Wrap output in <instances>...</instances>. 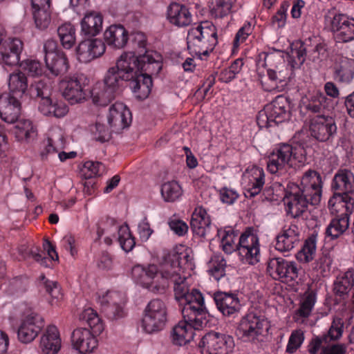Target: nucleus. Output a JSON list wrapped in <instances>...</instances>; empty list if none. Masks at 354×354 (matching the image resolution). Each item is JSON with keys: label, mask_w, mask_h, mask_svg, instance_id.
Returning <instances> with one entry per match:
<instances>
[{"label": "nucleus", "mask_w": 354, "mask_h": 354, "mask_svg": "<svg viewBox=\"0 0 354 354\" xmlns=\"http://www.w3.org/2000/svg\"><path fill=\"white\" fill-rule=\"evenodd\" d=\"M267 68V76L261 80L263 89L268 92H282L287 87L293 75L291 66L286 64L281 50H272L259 55Z\"/></svg>", "instance_id": "obj_1"}, {"label": "nucleus", "mask_w": 354, "mask_h": 354, "mask_svg": "<svg viewBox=\"0 0 354 354\" xmlns=\"http://www.w3.org/2000/svg\"><path fill=\"white\" fill-rule=\"evenodd\" d=\"M193 260L192 248L185 245H176L165 255L158 266L162 290L168 287L169 282L183 279V276L186 275L185 270L193 269Z\"/></svg>", "instance_id": "obj_2"}, {"label": "nucleus", "mask_w": 354, "mask_h": 354, "mask_svg": "<svg viewBox=\"0 0 354 354\" xmlns=\"http://www.w3.org/2000/svg\"><path fill=\"white\" fill-rule=\"evenodd\" d=\"M306 160V149L301 145H279L267 159V169L271 174L282 173L288 167H300Z\"/></svg>", "instance_id": "obj_3"}, {"label": "nucleus", "mask_w": 354, "mask_h": 354, "mask_svg": "<svg viewBox=\"0 0 354 354\" xmlns=\"http://www.w3.org/2000/svg\"><path fill=\"white\" fill-rule=\"evenodd\" d=\"M218 43L215 26L210 21L201 22L196 27L191 28L187 33L188 49L201 58L207 56Z\"/></svg>", "instance_id": "obj_4"}, {"label": "nucleus", "mask_w": 354, "mask_h": 354, "mask_svg": "<svg viewBox=\"0 0 354 354\" xmlns=\"http://www.w3.org/2000/svg\"><path fill=\"white\" fill-rule=\"evenodd\" d=\"M333 187L343 192L342 194H335L328 201L330 206L337 205L351 212L354 208V199L349 195L354 191V175L346 169L339 171L335 176Z\"/></svg>", "instance_id": "obj_5"}, {"label": "nucleus", "mask_w": 354, "mask_h": 354, "mask_svg": "<svg viewBox=\"0 0 354 354\" xmlns=\"http://www.w3.org/2000/svg\"><path fill=\"white\" fill-rule=\"evenodd\" d=\"M289 118L290 111L287 99L279 95L259 113L257 122L259 127L263 129L282 123Z\"/></svg>", "instance_id": "obj_6"}, {"label": "nucleus", "mask_w": 354, "mask_h": 354, "mask_svg": "<svg viewBox=\"0 0 354 354\" xmlns=\"http://www.w3.org/2000/svg\"><path fill=\"white\" fill-rule=\"evenodd\" d=\"M236 251L243 263L255 265L259 262L260 242L255 230L248 227L241 234Z\"/></svg>", "instance_id": "obj_7"}, {"label": "nucleus", "mask_w": 354, "mask_h": 354, "mask_svg": "<svg viewBox=\"0 0 354 354\" xmlns=\"http://www.w3.org/2000/svg\"><path fill=\"white\" fill-rule=\"evenodd\" d=\"M269 327V322L265 316L250 313L240 321L237 335L243 342H254L266 333Z\"/></svg>", "instance_id": "obj_8"}, {"label": "nucleus", "mask_w": 354, "mask_h": 354, "mask_svg": "<svg viewBox=\"0 0 354 354\" xmlns=\"http://www.w3.org/2000/svg\"><path fill=\"white\" fill-rule=\"evenodd\" d=\"M182 309L183 317L189 321H195V326H206L208 323L207 313L205 307L202 293L198 290L193 289L183 299Z\"/></svg>", "instance_id": "obj_9"}, {"label": "nucleus", "mask_w": 354, "mask_h": 354, "mask_svg": "<svg viewBox=\"0 0 354 354\" xmlns=\"http://www.w3.org/2000/svg\"><path fill=\"white\" fill-rule=\"evenodd\" d=\"M86 78L78 74L64 77L59 82V88L64 98L71 104L85 102L87 97Z\"/></svg>", "instance_id": "obj_10"}, {"label": "nucleus", "mask_w": 354, "mask_h": 354, "mask_svg": "<svg viewBox=\"0 0 354 354\" xmlns=\"http://www.w3.org/2000/svg\"><path fill=\"white\" fill-rule=\"evenodd\" d=\"M167 321V307L160 299L149 301L145 310L142 320L143 329L148 333L158 332L163 329Z\"/></svg>", "instance_id": "obj_11"}, {"label": "nucleus", "mask_w": 354, "mask_h": 354, "mask_svg": "<svg viewBox=\"0 0 354 354\" xmlns=\"http://www.w3.org/2000/svg\"><path fill=\"white\" fill-rule=\"evenodd\" d=\"M106 226L99 227L97 231L98 239L104 235V242L110 245L112 243V237L116 232H118V241L121 248L125 252L131 251L135 246L136 242L134 238L132 236L129 228L127 225H122L118 227L116 224V221L112 218H108L106 221Z\"/></svg>", "instance_id": "obj_12"}, {"label": "nucleus", "mask_w": 354, "mask_h": 354, "mask_svg": "<svg viewBox=\"0 0 354 354\" xmlns=\"http://www.w3.org/2000/svg\"><path fill=\"white\" fill-rule=\"evenodd\" d=\"M131 277L136 283L150 291H163L159 267L156 264L134 266L131 269Z\"/></svg>", "instance_id": "obj_13"}, {"label": "nucleus", "mask_w": 354, "mask_h": 354, "mask_svg": "<svg viewBox=\"0 0 354 354\" xmlns=\"http://www.w3.org/2000/svg\"><path fill=\"white\" fill-rule=\"evenodd\" d=\"M325 24L335 35L339 42H348L354 39V18L344 14L328 12L325 16Z\"/></svg>", "instance_id": "obj_14"}, {"label": "nucleus", "mask_w": 354, "mask_h": 354, "mask_svg": "<svg viewBox=\"0 0 354 354\" xmlns=\"http://www.w3.org/2000/svg\"><path fill=\"white\" fill-rule=\"evenodd\" d=\"M44 326V319L37 313L29 310L21 319L17 330V338L24 344L32 342Z\"/></svg>", "instance_id": "obj_15"}, {"label": "nucleus", "mask_w": 354, "mask_h": 354, "mask_svg": "<svg viewBox=\"0 0 354 354\" xmlns=\"http://www.w3.org/2000/svg\"><path fill=\"white\" fill-rule=\"evenodd\" d=\"M233 345L231 336L212 331L202 337L198 346L201 354H228Z\"/></svg>", "instance_id": "obj_16"}, {"label": "nucleus", "mask_w": 354, "mask_h": 354, "mask_svg": "<svg viewBox=\"0 0 354 354\" xmlns=\"http://www.w3.org/2000/svg\"><path fill=\"white\" fill-rule=\"evenodd\" d=\"M301 193L310 199V205H317L322 198V180L320 174L314 170H308L302 176L299 185Z\"/></svg>", "instance_id": "obj_17"}, {"label": "nucleus", "mask_w": 354, "mask_h": 354, "mask_svg": "<svg viewBox=\"0 0 354 354\" xmlns=\"http://www.w3.org/2000/svg\"><path fill=\"white\" fill-rule=\"evenodd\" d=\"M283 201L286 213L292 218L301 216L310 204V199L301 193L299 185L295 183L288 184Z\"/></svg>", "instance_id": "obj_18"}, {"label": "nucleus", "mask_w": 354, "mask_h": 354, "mask_svg": "<svg viewBox=\"0 0 354 354\" xmlns=\"http://www.w3.org/2000/svg\"><path fill=\"white\" fill-rule=\"evenodd\" d=\"M265 184V172L263 168L252 165L246 168L242 174L241 185L246 198H253L262 190Z\"/></svg>", "instance_id": "obj_19"}, {"label": "nucleus", "mask_w": 354, "mask_h": 354, "mask_svg": "<svg viewBox=\"0 0 354 354\" xmlns=\"http://www.w3.org/2000/svg\"><path fill=\"white\" fill-rule=\"evenodd\" d=\"M267 271L275 280L292 281L299 275V269L294 261H289L283 258H273L268 263Z\"/></svg>", "instance_id": "obj_20"}, {"label": "nucleus", "mask_w": 354, "mask_h": 354, "mask_svg": "<svg viewBox=\"0 0 354 354\" xmlns=\"http://www.w3.org/2000/svg\"><path fill=\"white\" fill-rule=\"evenodd\" d=\"M126 301L125 294L115 290L108 291L105 295L99 297L98 299V302L107 315L113 319L124 316V306Z\"/></svg>", "instance_id": "obj_21"}, {"label": "nucleus", "mask_w": 354, "mask_h": 354, "mask_svg": "<svg viewBox=\"0 0 354 354\" xmlns=\"http://www.w3.org/2000/svg\"><path fill=\"white\" fill-rule=\"evenodd\" d=\"M73 347L81 354H90L94 352L98 346V340L88 328H77L71 335Z\"/></svg>", "instance_id": "obj_22"}, {"label": "nucleus", "mask_w": 354, "mask_h": 354, "mask_svg": "<svg viewBox=\"0 0 354 354\" xmlns=\"http://www.w3.org/2000/svg\"><path fill=\"white\" fill-rule=\"evenodd\" d=\"M131 120V113L124 103L117 102L109 108L107 121L113 131L118 132L128 127Z\"/></svg>", "instance_id": "obj_23"}, {"label": "nucleus", "mask_w": 354, "mask_h": 354, "mask_svg": "<svg viewBox=\"0 0 354 354\" xmlns=\"http://www.w3.org/2000/svg\"><path fill=\"white\" fill-rule=\"evenodd\" d=\"M300 229L295 223L285 225L276 237L275 248L280 252H289L300 241Z\"/></svg>", "instance_id": "obj_24"}, {"label": "nucleus", "mask_w": 354, "mask_h": 354, "mask_svg": "<svg viewBox=\"0 0 354 354\" xmlns=\"http://www.w3.org/2000/svg\"><path fill=\"white\" fill-rule=\"evenodd\" d=\"M336 130L335 120L331 117L319 115L310 120V133L319 141H326L336 132Z\"/></svg>", "instance_id": "obj_25"}, {"label": "nucleus", "mask_w": 354, "mask_h": 354, "mask_svg": "<svg viewBox=\"0 0 354 354\" xmlns=\"http://www.w3.org/2000/svg\"><path fill=\"white\" fill-rule=\"evenodd\" d=\"M105 49V45L100 39H86L79 44L76 49L77 57L80 62L88 63L102 55Z\"/></svg>", "instance_id": "obj_26"}, {"label": "nucleus", "mask_w": 354, "mask_h": 354, "mask_svg": "<svg viewBox=\"0 0 354 354\" xmlns=\"http://www.w3.org/2000/svg\"><path fill=\"white\" fill-rule=\"evenodd\" d=\"M23 48V42L18 38L6 39L0 46V64L6 66L17 65Z\"/></svg>", "instance_id": "obj_27"}, {"label": "nucleus", "mask_w": 354, "mask_h": 354, "mask_svg": "<svg viewBox=\"0 0 354 354\" xmlns=\"http://www.w3.org/2000/svg\"><path fill=\"white\" fill-rule=\"evenodd\" d=\"M183 318V320L174 326L171 335L172 343L178 346H183L191 342L194 336V330L204 327H196L195 321Z\"/></svg>", "instance_id": "obj_28"}, {"label": "nucleus", "mask_w": 354, "mask_h": 354, "mask_svg": "<svg viewBox=\"0 0 354 354\" xmlns=\"http://www.w3.org/2000/svg\"><path fill=\"white\" fill-rule=\"evenodd\" d=\"M141 56L133 52H124L118 59L115 66L122 73L126 80L133 79L140 72Z\"/></svg>", "instance_id": "obj_29"}, {"label": "nucleus", "mask_w": 354, "mask_h": 354, "mask_svg": "<svg viewBox=\"0 0 354 354\" xmlns=\"http://www.w3.org/2000/svg\"><path fill=\"white\" fill-rule=\"evenodd\" d=\"M21 102L10 93L0 95V118L8 123L15 122L21 113Z\"/></svg>", "instance_id": "obj_30"}, {"label": "nucleus", "mask_w": 354, "mask_h": 354, "mask_svg": "<svg viewBox=\"0 0 354 354\" xmlns=\"http://www.w3.org/2000/svg\"><path fill=\"white\" fill-rule=\"evenodd\" d=\"M214 299L218 310L224 316H235L241 309L240 301L236 295L217 292L214 295Z\"/></svg>", "instance_id": "obj_31"}, {"label": "nucleus", "mask_w": 354, "mask_h": 354, "mask_svg": "<svg viewBox=\"0 0 354 354\" xmlns=\"http://www.w3.org/2000/svg\"><path fill=\"white\" fill-rule=\"evenodd\" d=\"M61 347V339L57 328L54 325L47 326L40 339V348L45 354H56Z\"/></svg>", "instance_id": "obj_32"}, {"label": "nucleus", "mask_w": 354, "mask_h": 354, "mask_svg": "<svg viewBox=\"0 0 354 354\" xmlns=\"http://www.w3.org/2000/svg\"><path fill=\"white\" fill-rule=\"evenodd\" d=\"M210 216L202 206H197L192 214L190 225L194 234L205 237L209 231Z\"/></svg>", "instance_id": "obj_33"}, {"label": "nucleus", "mask_w": 354, "mask_h": 354, "mask_svg": "<svg viewBox=\"0 0 354 354\" xmlns=\"http://www.w3.org/2000/svg\"><path fill=\"white\" fill-rule=\"evenodd\" d=\"M334 79L340 83L348 84L354 78V59L341 57L333 66Z\"/></svg>", "instance_id": "obj_34"}, {"label": "nucleus", "mask_w": 354, "mask_h": 354, "mask_svg": "<svg viewBox=\"0 0 354 354\" xmlns=\"http://www.w3.org/2000/svg\"><path fill=\"white\" fill-rule=\"evenodd\" d=\"M103 17L96 11L87 12L81 20V33L87 37L97 35L102 29Z\"/></svg>", "instance_id": "obj_35"}, {"label": "nucleus", "mask_w": 354, "mask_h": 354, "mask_svg": "<svg viewBox=\"0 0 354 354\" xmlns=\"http://www.w3.org/2000/svg\"><path fill=\"white\" fill-rule=\"evenodd\" d=\"M192 14L188 8L182 4L172 3L167 10V19L169 22L178 27H184L192 22Z\"/></svg>", "instance_id": "obj_36"}, {"label": "nucleus", "mask_w": 354, "mask_h": 354, "mask_svg": "<svg viewBox=\"0 0 354 354\" xmlns=\"http://www.w3.org/2000/svg\"><path fill=\"white\" fill-rule=\"evenodd\" d=\"M39 111L44 115L62 118L68 112V107L64 102L53 100L46 95L40 99Z\"/></svg>", "instance_id": "obj_37"}, {"label": "nucleus", "mask_w": 354, "mask_h": 354, "mask_svg": "<svg viewBox=\"0 0 354 354\" xmlns=\"http://www.w3.org/2000/svg\"><path fill=\"white\" fill-rule=\"evenodd\" d=\"M105 42L115 48H124L128 41V32L121 25H112L104 33Z\"/></svg>", "instance_id": "obj_38"}, {"label": "nucleus", "mask_w": 354, "mask_h": 354, "mask_svg": "<svg viewBox=\"0 0 354 354\" xmlns=\"http://www.w3.org/2000/svg\"><path fill=\"white\" fill-rule=\"evenodd\" d=\"M129 81H131L130 88L136 97L144 100L149 96L153 85L152 80L149 75L139 73Z\"/></svg>", "instance_id": "obj_39"}, {"label": "nucleus", "mask_w": 354, "mask_h": 354, "mask_svg": "<svg viewBox=\"0 0 354 354\" xmlns=\"http://www.w3.org/2000/svg\"><path fill=\"white\" fill-rule=\"evenodd\" d=\"M316 302V295L312 291L306 292L301 297L299 306L293 315V319L299 324H303L311 315Z\"/></svg>", "instance_id": "obj_40"}, {"label": "nucleus", "mask_w": 354, "mask_h": 354, "mask_svg": "<svg viewBox=\"0 0 354 354\" xmlns=\"http://www.w3.org/2000/svg\"><path fill=\"white\" fill-rule=\"evenodd\" d=\"M44 61L49 73L54 77L64 75L68 71L69 62L64 53L48 55L44 57Z\"/></svg>", "instance_id": "obj_41"}, {"label": "nucleus", "mask_w": 354, "mask_h": 354, "mask_svg": "<svg viewBox=\"0 0 354 354\" xmlns=\"http://www.w3.org/2000/svg\"><path fill=\"white\" fill-rule=\"evenodd\" d=\"M64 146L65 142L61 131H51L47 139L43 142L40 155L42 158H45L50 154L59 152Z\"/></svg>", "instance_id": "obj_42"}, {"label": "nucleus", "mask_w": 354, "mask_h": 354, "mask_svg": "<svg viewBox=\"0 0 354 354\" xmlns=\"http://www.w3.org/2000/svg\"><path fill=\"white\" fill-rule=\"evenodd\" d=\"M161 57L156 52L147 50L141 55V66L140 73L157 75L162 69Z\"/></svg>", "instance_id": "obj_43"}, {"label": "nucleus", "mask_w": 354, "mask_h": 354, "mask_svg": "<svg viewBox=\"0 0 354 354\" xmlns=\"http://www.w3.org/2000/svg\"><path fill=\"white\" fill-rule=\"evenodd\" d=\"M16 122L13 133L18 141L30 142L36 138L37 131L30 120L23 119Z\"/></svg>", "instance_id": "obj_44"}, {"label": "nucleus", "mask_w": 354, "mask_h": 354, "mask_svg": "<svg viewBox=\"0 0 354 354\" xmlns=\"http://www.w3.org/2000/svg\"><path fill=\"white\" fill-rule=\"evenodd\" d=\"M116 93L102 83L95 84L91 91V97L94 104L100 106L108 105L115 97Z\"/></svg>", "instance_id": "obj_45"}, {"label": "nucleus", "mask_w": 354, "mask_h": 354, "mask_svg": "<svg viewBox=\"0 0 354 354\" xmlns=\"http://www.w3.org/2000/svg\"><path fill=\"white\" fill-rule=\"evenodd\" d=\"M346 211H347L346 209ZM346 212L339 217L333 218L326 229V235L331 240L337 239L344 234L349 226V217Z\"/></svg>", "instance_id": "obj_46"}, {"label": "nucleus", "mask_w": 354, "mask_h": 354, "mask_svg": "<svg viewBox=\"0 0 354 354\" xmlns=\"http://www.w3.org/2000/svg\"><path fill=\"white\" fill-rule=\"evenodd\" d=\"M218 235L221 239V247L227 254H232L236 251L238 248L237 232L231 227L218 231Z\"/></svg>", "instance_id": "obj_47"}, {"label": "nucleus", "mask_w": 354, "mask_h": 354, "mask_svg": "<svg viewBox=\"0 0 354 354\" xmlns=\"http://www.w3.org/2000/svg\"><path fill=\"white\" fill-rule=\"evenodd\" d=\"M226 260L221 254H214L207 263V272L216 280H219L225 274Z\"/></svg>", "instance_id": "obj_48"}, {"label": "nucleus", "mask_w": 354, "mask_h": 354, "mask_svg": "<svg viewBox=\"0 0 354 354\" xmlns=\"http://www.w3.org/2000/svg\"><path fill=\"white\" fill-rule=\"evenodd\" d=\"M353 286L354 270L349 269L337 277L334 283V291L337 295H346Z\"/></svg>", "instance_id": "obj_49"}, {"label": "nucleus", "mask_w": 354, "mask_h": 354, "mask_svg": "<svg viewBox=\"0 0 354 354\" xmlns=\"http://www.w3.org/2000/svg\"><path fill=\"white\" fill-rule=\"evenodd\" d=\"M10 93L22 96L28 88L27 77L21 72L13 73L10 75L8 81Z\"/></svg>", "instance_id": "obj_50"}, {"label": "nucleus", "mask_w": 354, "mask_h": 354, "mask_svg": "<svg viewBox=\"0 0 354 354\" xmlns=\"http://www.w3.org/2000/svg\"><path fill=\"white\" fill-rule=\"evenodd\" d=\"M124 81H127L126 77H123L122 73L115 66H113L106 71L102 84L117 93Z\"/></svg>", "instance_id": "obj_51"}, {"label": "nucleus", "mask_w": 354, "mask_h": 354, "mask_svg": "<svg viewBox=\"0 0 354 354\" xmlns=\"http://www.w3.org/2000/svg\"><path fill=\"white\" fill-rule=\"evenodd\" d=\"M39 279L41 286L46 289V291L50 297L49 299L50 305L57 306L59 301L63 299V295L57 283L48 280L44 275H41Z\"/></svg>", "instance_id": "obj_52"}, {"label": "nucleus", "mask_w": 354, "mask_h": 354, "mask_svg": "<svg viewBox=\"0 0 354 354\" xmlns=\"http://www.w3.org/2000/svg\"><path fill=\"white\" fill-rule=\"evenodd\" d=\"M160 193L165 202L171 203L178 200L183 194V189L178 182L168 181L161 186Z\"/></svg>", "instance_id": "obj_53"}, {"label": "nucleus", "mask_w": 354, "mask_h": 354, "mask_svg": "<svg viewBox=\"0 0 354 354\" xmlns=\"http://www.w3.org/2000/svg\"><path fill=\"white\" fill-rule=\"evenodd\" d=\"M43 248L48 254V257H43L41 254L32 252V258L41 266L44 267H50L53 261H57L58 254L55 250V246L48 241H45L43 243Z\"/></svg>", "instance_id": "obj_54"}, {"label": "nucleus", "mask_w": 354, "mask_h": 354, "mask_svg": "<svg viewBox=\"0 0 354 354\" xmlns=\"http://www.w3.org/2000/svg\"><path fill=\"white\" fill-rule=\"evenodd\" d=\"M57 33L62 46L65 48H71L75 41V30L70 23L61 25L57 28Z\"/></svg>", "instance_id": "obj_55"}, {"label": "nucleus", "mask_w": 354, "mask_h": 354, "mask_svg": "<svg viewBox=\"0 0 354 354\" xmlns=\"http://www.w3.org/2000/svg\"><path fill=\"white\" fill-rule=\"evenodd\" d=\"M315 253L316 241L310 237L305 241L302 248L297 253L296 258L300 263H307L314 259Z\"/></svg>", "instance_id": "obj_56"}, {"label": "nucleus", "mask_w": 354, "mask_h": 354, "mask_svg": "<svg viewBox=\"0 0 354 354\" xmlns=\"http://www.w3.org/2000/svg\"><path fill=\"white\" fill-rule=\"evenodd\" d=\"M329 102L324 93L317 91L310 97L306 109L312 113H320L328 108Z\"/></svg>", "instance_id": "obj_57"}, {"label": "nucleus", "mask_w": 354, "mask_h": 354, "mask_svg": "<svg viewBox=\"0 0 354 354\" xmlns=\"http://www.w3.org/2000/svg\"><path fill=\"white\" fill-rule=\"evenodd\" d=\"M32 15L37 28L44 30L48 27L51 22L49 8L32 9Z\"/></svg>", "instance_id": "obj_58"}, {"label": "nucleus", "mask_w": 354, "mask_h": 354, "mask_svg": "<svg viewBox=\"0 0 354 354\" xmlns=\"http://www.w3.org/2000/svg\"><path fill=\"white\" fill-rule=\"evenodd\" d=\"M304 333L301 329L292 331L286 346V351L293 354L299 348L304 341Z\"/></svg>", "instance_id": "obj_59"}, {"label": "nucleus", "mask_w": 354, "mask_h": 354, "mask_svg": "<svg viewBox=\"0 0 354 354\" xmlns=\"http://www.w3.org/2000/svg\"><path fill=\"white\" fill-rule=\"evenodd\" d=\"M343 326L344 323L342 319L335 318L333 319L327 334L323 335V337H326V340L328 344L330 341H335L339 339L342 336Z\"/></svg>", "instance_id": "obj_60"}, {"label": "nucleus", "mask_w": 354, "mask_h": 354, "mask_svg": "<svg viewBox=\"0 0 354 354\" xmlns=\"http://www.w3.org/2000/svg\"><path fill=\"white\" fill-rule=\"evenodd\" d=\"M105 167L100 162L86 161L83 166L82 172L86 178H91L104 174Z\"/></svg>", "instance_id": "obj_61"}, {"label": "nucleus", "mask_w": 354, "mask_h": 354, "mask_svg": "<svg viewBox=\"0 0 354 354\" xmlns=\"http://www.w3.org/2000/svg\"><path fill=\"white\" fill-rule=\"evenodd\" d=\"M174 295L176 300L180 303H183V299L186 298L190 292L189 284L187 281V275L183 276V279H178L177 281H173Z\"/></svg>", "instance_id": "obj_62"}, {"label": "nucleus", "mask_w": 354, "mask_h": 354, "mask_svg": "<svg viewBox=\"0 0 354 354\" xmlns=\"http://www.w3.org/2000/svg\"><path fill=\"white\" fill-rule=\"evenodd\" d=\"M333 257L330 252H324L315 262V268L323 276L327 275L331 268Z\"/></svg>", "instance_id": "obj_63"}, {"label": "nucleus", "mask_w": 354, "mask_h": 354, "mask_svg": "<svg viewBox=\"0 0 354 354\" xmlns=\"http://www.w3.org/2000/svg\"><path fill=\"white\" fill-rule=\"evenodd\" d=\"M288 4L286 2H283L277 12L272 17V25L277 28H282L285 26L287 19V11L288 9Z\"/></svg>", "instance_id": "obj_64"}]
</instances>
